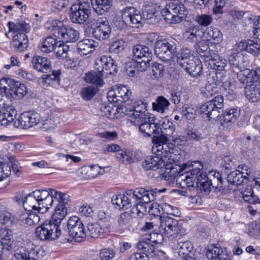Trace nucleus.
<instances>
[{
    "label": "nucleus",
    "instance_id": "obj_44",
    "mask_svg": "<svg viewBox=\"0 0 260 260\" xmlns=\"http://www.w3.org/2000/svg\"><path fill=\"white\" fill-rule=\"evenodd\" d=\"M182 172L181 170L177 173L176 181L177 184H179L182 188H187V189L190 191L195 189L197 187L194 185L193 182L192 183L187 178H185V175Z\"/></svg>",
    "mask_w": 260,
    "mask_h": 260
},
{
    "label": "nucleus",
    "instance_id": "obj_19",
    "mask_svg": "<svg viewBox=\"0 0 260 260\" xmlns=\"http://www.w3.org/2000/svg\"><path fill=\"white\" fill-rule=\"evenodd\" d=\"M12 46L17 52H23L28 47L29 41L27 35L24 32H17L13 38Z\"/></svg>",
    "mask_w": 260,
    "mask_h": 260
},
{
    "label": "nucleus",
    "instance_id": "obj_37",
    "mask_svg": "<svg viewBox=\"0 0 260 260\" xmlns=\"http://www.w3.org/2000/svg\"><path fill=\"white\" fill-rule=\"evenodd\" d=\"M8 26L11 31H22L25 34L28 33L31 29L29 23L23 20H17L15 22H9Z\"/></svg>",
    "mask_w": 260,
    "mask_h": 260
},
{
    "label": "nucleus",
    "instance_id": "obj_4",
    "mask_svg": "<svg viewBox=\"0 0 260 260\" xmlns=\"http://www.w3.org/2000/svg\"><path fill=\"white\" fill-rule=\"evenodd\" d=\"M61 224L52 220L43 223L36 229V236L43 241H53L56 240L62 234Z\"/></svg>",
    "mask_w": 260,
    "mask_h": 260
},
{
    "label": "nucleus",
    "instance_id": "obj_46",
    "mask_svg": "<svg viewBox=\"0 0 260 260\" xmlns=\"http://www.w3.org/2000/svg\"><path fill=\"white\" fill-rule=\"evenodd\" d=\"M89 236L93 238L104 237V230L97 222L89 223L87 226Z\"/></svg>",
    "mask_w": 260,
    "mask_h": 260
},
{
    "label": "nucleus",
    "instance_id": "obj_9",
    "mask_svg": "<svg viewBox=\"0 0 260 260\" xmlns=\"http://www.w3.org/2000/svg\"><path fill=\"white\" fill-rule=\"evenodd\" d=\"M158 128L156 135L152 138V142H168V137L171 136L174 132L175 126L173 123L168 119H165L156 122Z\"/></svg>",
    "mask_w": 260,
    "mask_h": 260
},
{
    "label": "nucleus",
    "instance_id": "obj_52",
    "mask_svg": "<svg viewBox=\"0 0 260 260\" xmlns=\"http://www.w3.org/2000/svg\"><path fill=\"white\" fill-rule=\"evenodd\" d=\"M69 49L70 47L68 45L64 44L62 41L59 40L53 51L56 56L60 57L62 59H65L68 57Z\"/></svg>",
    "mask_w": 260,
    "mask_h": 260
},
{
    "label": "nucleus",
    "instance_id": "obj_48",
    "mask_svg": "<svg viewBox=\"0 0 260 260\" xmlns=\"http://www.w3.org/2000/svg\"><path fill=\"white\" fill-rule=\"evenodd\" d=\"M222 250L214 244L211 245L206 249V255L209 259H218L221 260Z\"/></svg>",
    "mask_w": 260,
    "mask_h": 260
},
{
    "label": "nucleus",
    "instance_id": "obj_26",
    "mask_svg": "<svg viewBox=\"0 0 260 260\" xmlns=\"http://www.w3.org/2000/svg\"><path fill=\"white\" fill-rule=\"evenodd\" d=\"M0 242L6 252H9L13 247V232L8 229H2L0 230Z\"/></svg>",
    "mask_w": 260,
    "mask_h": 260
},
{
    "label": "nucleus",
    "instance_id": "obj_47",
    "mask_svg": "<svg viewBox=\"0 0 260 260\" xmlns=\"http://www.w3.org/2000/svg\"><path fill=\"white\" fill-rule=\"evenodd\" d=\"M146 212L147 209L145 205L139 203L132 207L129 213L135 221L137 218H142Z\"/></svg>",
    "mask_w": 260,
    "mask_h": 260
},
{
    "label": "nucleus",
    "instance_id": "obj_20",
    "mask_svg": "<svg viewBox=\"0 0 260 260\" xmlns=\"http://www.w3.org/2000/svg\"><path fill=\"white\" fill-rule=\"evenodd\" d=\"M162 191L158 190L156 188L153 190H146L143 188L136 189V193L139 196L137 200H139V203L142 204H148L155 200L157 193Z\"/></svg>",
    "mask_w": 260,
    "mask_h": 260
},
{
    "label": "nucleus",
    "instance_id": "obj_58",
    "mask_svg": "<svg viewBox=\"0 0 260 260\" xmlns=\"http://www.w3.org/2000/svg\"><path fill=\"white\" fill-rule=\"evenodd\" d=\"M106 60L107 62L105 64L104 70L107 71H109L107 74L114 75L117 73V66L115 63V61L110 56H107Z\"/></svg>",
    "mask_w": 260,
    "mask_h": 260
},
{
    "label": "nucleus",
    "instance_id": "obj_63",
    "mask_svg": "<svg viewBox=\"0 0 260 260\" xmlns=\"http://www.w3.org/2000/svg\"><path fill=\"white\" fill-rule=\"evenodd\" d=\"M199 30L195 27H190L187 28L183 34L184 38L188 41H193L197 38V32Z\"/></svg>",
    "mask_w": 260,
    "mask_h": 260
},
{
    "label": "nucleus",
    "instance_id": "obj_8",
    "mask_svg": "<svg viewBox=\"0 0 260 260\" xmlns=\"http://www.w3.org/2000/svg\"><path fill=\"white\" fill-rule=\"evenodd\" d=\"M0 84L5 92L10 94L13 98H22L26 93L25 85L19 81L12 79H2Z\"/></svg>",
    "mask_w": 260,
    "mask_h": 260
},
{
    "label": "nucleus",
    "instance_id": "obj_50",
    "mask_svg": "<svg viewBox=\"0 0 260 260\" xmlns=\"http://www.w3.org/2000/svg\"><path fill=\"white\" fill-rule=\"evenodd\" d=\"M28 114L26 112L21 113L18 118L14 121V125L15 127L21 129H28L31 127Z\"/></svg>",
    "mask_w": 260,
    "mask_h": 260
},
{
    "label": "nucleus",
    "instance_id": "obj_42",
    "mask_svg": "<svg viewBox=\"0 0 260 260\" xmlns=\"http://www.w3.org/2000/svg\"><path fill=\"white\" fill-rule=\"evenodd\" d=\"M111 28L110 27L95 26L92 33L93 37L99 40L108 39L110 36Z\"/></svg>",
    "mask_w": 260,
    "mask_h": 260
},
{
    "label": "nucleus",
    "instance_id": "obj_17",
    "mask_svg": "<svg viewBox=\"0 0 260 260\" xmlns=\"http://www.w3.org/2000/svg\"><path fill=\"white\" fill-rule=\"evenodd\" d=\"M152 142L154 144L152 148L153 153L159 156V157L165 160V162L167 156L172 153H173V145L171 144L172 147H169L167 144L168 142L163 143L157 141Z\"/></svg>",
    "mask_w": 260,
    "mask_h": 260
},
{
    "label": "nucleus",
    "instance_id": "obj_6",
    "mask_svg": "<svg viewBox=\"0 0 260 260\" xmlns=\"http://www.w3.org/2000/svg\"><path fill=\"white\" fill-rule=\"evenodd\" d=\"M122 112L131 116V121L134 124H138V120H145L149 116L147 112L146 103L138 101L134 103L133 106H124Z\"/></svg>",
    "mask_w": 260,
    "mask_h": 260
},
{
    "label": "nucleus",
    "instance_id": "obj_38",
    "mask_svg": "<svg viewBox=\"0 0 260 260\" xmlns=\"http://www.w3.org/2000/svg\"><path fill=\"white\" fill-rule=\"evenodd\" d=\"M202 61L200 59L193 60L184 68V70L191 76L197 77L202 74L203 70Z\"/></svg>",
    "mask_w": 260,
    "mask_h": 260
},
{
    "label": "nucleus",
    "instance_id": "obj_54",
    "mask_svg": "<svg viewBox=\"0 0 260 260\" xmlns=\"http://www.w3.org/2000/svg\"><path fill=\"white\" fill-rule=\"evenodd\" d=\"M135 222L134 218L132 217L128 212L121 213L117 220L118 225L121 228L127 225L129 226H132Z\"/></svg>",
    "mask_w": 260,
    "mask_h": 260
},
{
    "label": "nucleus",
    "instance_id": "obj_60",
    "mask_svg": "<svg viewBox=\"0 0 260 260\" xmlns=\"http://www.w3.org/2000/svg\"><path fill=\"white\" fill-rule=\"evenodd\" d=\"M63 22L56 20H51L48 21L45 24V27L48 30L53 31L54 33H57L58 35L62 27Z\"/></svg>",
    "mask_w": 260,
    "mask_h": 260
},
{
    "label": "nucleus",
    "instance_id": "obj_15",
    "mask_svg": "<svg viewBox=\"0 0 260 260\" xmlns=\"http://www.w3.org/2000/svg\"><path fill=\"white\" fill-rule=\"evenodd\" d=\"M80 33L78 30L70 26L62 24L58 34V39L62 42L74 43L79 40Z\"/></svg>",
    "mask_w": 260,
    "mask_h": 260
},
{
    "label": "nucleus",
    "instance_id": "obj_59",
    "mask_svg": "<svg viewBox=\"0 0 260 260\" xmlns=\"http://www.w3.org/2000/svg\"><path fill=\"white\" fill-rule=\"evenodd\" d=\"M152 59H142L141 61L138 60H133L132 65L136 68L138 72L145 71L147 68L150 66V62Z\"/></svg>",
    "mask_w": 260,
    "mask_h": 260
},
{
    "label": "nucleus",
    "instance_id": "obj_13",
    "mask_svg": "<svg viewBox=\"0 0 260 260\" xmlns=\"http://www.w3.org/2000/svg\"><path fill=\"white\" fill-rule=\"evenodd\" d=\"M159 8V7L156 4L148 3L143 10V19H145L148 24H155L158 21L157 16Z\"/></svg>",
    "mask_w": 260,
    "mask_h": 260
},
{
    "label": "nucleus",
    "instance_id": "obj_10",
    "mask_svg": "<svg viewBox=\"0 0 260 260\" xmlns=\"http://www.w3.org/2000/svg\"><path fill=\"white\" fill-rule=\"evenodd\" d=\"M39 204V213L44 214L52 206L54 200L49 196L47 190H36L31 192Z\"/></svg>",
    "mask_w": 260,
    "mask_h": 260
},
{
    "label": "nucleus",
    "instance_id": "obj_12",
    "mask_svg": "<svg viewBox=\"0 0 260 260\" xmlns=\"http://www.w3.org/2000/svg\"><path fill=\"white\" fill-rule=\"evenodd\" d=\"M154 118V117L151 118L149 116L145 120H139L137 121L138 124H134L135 125L139 126V131L144 137H151L152 134L156 135L158 128Z\"/></svg>",
    "mask_w": 260,
    "mask_h": 260
},
{
    "label": "nucleus",
    "instance_id": "obj_2",
    "mask_svg": "<svg viewBox=\"0 0 260 260\" xmlns=\"http://www.w3.org/2000/svg\"><path fill=\"white\" fill-rule=\"evenodd\" d=\"M177 44L174 39L157 40L154 49L155 54L163 61H170L177 51Z\"/></svg>",
    "mask_w": 260,
    "mask_h": 260
},
{
    "label": "nucleus",
    "instance_id": "obj_39",
    "mask_svg": "<svg viewBox=\"0 0 260 260\" xmlns=\"http://www.w3.org/2000/svg\"><path fill=\"white\" fill-rule=\"evenodd\" d=\"M222 33L217 28L209 27L204 32V36L207 40L213 41V43L218 44L222 41Z\"/></svg>",
    "mask_w": 260,
    "mask_h": 260
},
{
    "label": "nucleus",
    "instance_id": "obj_57",
    "mask_svg": "<svg viewBox=\"0 0 260 260\" xmlns=\"http://www.w3.org/2000/svg\"><path fill=\"white\" fill-rule=\"evenodd\" d=\"M126 46L125 42L122 40H119L113 42L109 47L111 53L116 54L122 52Z\"/></svg>",
    "mask_w": 260,
    "mask_h": 260
},
{
    "label": "nucleus",
    "instance_id": "obj_49",
    "mask_svg": "<svg viewBox=\"0 0 260 260\" xmlns=\"http://www.w3.org/2000/svg\"><path fill=\"white\" fill-rule=\"evenodd\" d=\"M67 215V208L64 205H58L52 217V221L61 224V220Z\"/></svg>",
    "mask_w": 260,
    "mask_h": 260
},
{
    "label": "nucleus",
    "instance_id": "obj_64",
    "mask_svg": "<svg viewBox=\"0 0 260 260\" xmlns=\"http://www.w3.org/2000/svg\"><path fill=\"white\" fill-rule=\"evenodd\" d=\"M246 72L249 73L248 80L251 84L260 83V68H256L255 70H249Z\"/></svg>",
    "mask_w": 260,
    "mask_h": 260
},
{
    "label": "nucleus",
    "instance_id": "obj_41",
    "mask_svg": "<svg viewBox=\"0 0 260 260\" xmlns=\"http://www.w3.org/2000/svg\"><path fill=\"white\" fill-rule=\"evenodd\" d=\"M61 71L53 70L50 74L44 75L42 76L45 84L52 86H58L60 84Z\"/></svg>",
    "mask_w": 260,
    "mask_h": 260
},
{
    "label": "nucleus",
    "instance_id": "obj_3",
    "mask_svg": "<svg viewBox=\"0 0 260 260\" xmlns=\"http://www.w3.org/2000/svg\"><path fill=\"white\" fill-rule=\"evenodd\" d=\"M164 19L169 23H178L184 19L188 11L183 5L170 3L161 11Z\"/></svg>",
    "mask_w": 260,
    "mask_h": 260
},
{
    "label": "nucleus",
    "instance_id": "obj_23",
    "mask_svg": "<svg viewBox=\"0 0 260 260\" xmlns=\"http://www.w3.org/2000/svg\"><path fill=\"white\" fill-rule=\"evenodd\" d=\"M238 48L239 50L246 51L254 56H257L260 54V44L253 40L241 41L238 44Z\"/></svg>",
    "mask_w": 260,
    "mask_h": 260
},
{
    "label": "nucleus",
    "instance_id": "obj_45",
    "mask_svg": "<svg viewBox=\"0 0 260 260\" xmlns=\"http://www.w3.org/2000/svg\"><path fill=\"white\" fill-rule=\"evenodd\" d=\"M178 254L184 259L186 256H190L189 253L193 249L192 245L190 242L186 241L185 242H179L177 244Z\"/></svg>",
    "mask_w": 260,
    "mask_h": 260
},
{
    "label": "nucleus",
    "instance_id": "obj_30",
    "mask_svg": "<svg viewBox=\"0 0 260 260\" xmlns=\"http://www.w3.org/2000/svg\"><path fill=\"white\" fill-rule=\"evenodd\" d=\"M133 54L135 59H152V50L148 46L136 44L133 47Z\"/></svg>",
    "mask_w": 260,
    "mask_h": 260
},
{
    "label": "nucleus",
    "instance_id": "obj_1",
    "mask_svg": "<svg viewBox=\"0 0 260 260\" xmlns=\"http://www.w3.org/2000/svg\"><path fill=\"white\" fill-rule=\"evenodd\" d=\"M160 208L159 205L153 204L150 207L149 213L154 216H159L160 232L169 238H176L181 232V225L177 220L168 215H160Z\"/></svg>",
    "mask_w": 260,
    "mask_h": 260
},
{
    "label": "nucleus",
    "instance_id": "obj_43",
    "mask_svg": "<svg viewBox=\"0 0 260 260\" xmlns=\"http://www.w3.org/2000/svg\"><path fill=\"white\" fill-rule=\"evenodd\" d=\"M170 105L169 100L163 96H159L155 102L152 103V108L154 110L163 113L169 109Z\"/></svg>",
    "mask_w": 260,
    "mask_h": 260
},
{
    "label": "nucleus",
    "instance_id": "obj_18",
    "mask_svg": "<svg viewBox=\"0 0 260 260\" xmlns=\"http://www.w3.org/2000/svg\"><path fill=\"white\" fill-rule=\"evenodd\" d=\"M212 173L213 172H211L208 174V179L210 180L212 187L218 189L219 191H222L224 194L231 192L232 189L230 188L229 185L227 187L223 186V181L221 175L219 172H215L213 174Z\"/></svg>",
    "mask_w": 260,
    "mask_h": 260
},
{
    "label": "nucleus",
    "instance_id": "obj_27",
    "mask_svg": "<svg viewBox=\"0 0 260 260\" xmlns=\"http://www.w3.org/2000/svg\"><path fill=\"white\" fill-rule=\"evenodd\" d=\"M194 49L200 56L201 60L205 63L210 58H211L212 53L208 44L205 41H201L194 45Z\"/></svg>",
    "mask_w": 260,
    "mask_h": 260
},
{
    "label": "nucleus",
    "instance_id": "obj_40",
    "mask_svg": "<svg viewBox=\"0 0 260 260\" xmlns=\"http://www.w3.org/2000/svg\"><path fill=\"white\" fill-rule=\"evenodd\" d=\"M205 65L209 69H214L217 71H222L226 65L225 59L220 57L216 56L215 58L213 55Z\"/></svg>",
    "mask_w": 260,
    "mask_h": 260
},
{
    "label": "nucleus",
    "instance_id": "obj_51",
    "mask_svg": "<svg viewBox=\"0 0 260 260\" xmlns=\"http://www.w3.org/2000/svg\"><path fill=\"white\" fill-rule=\"evenodd\" d=\"M25 199V202L24 205L25 210L28 211H37L39 213V204L31 193L27 194Z\"/></svg>",
    "mask_w": 260,
    "mask_h": 260
},
{
    "label": "nucleus",
    "instance_id": "obj_32",
    "mask_svg": "<svg viewBox=\"0 0 260 260\" xmlns=\"http://www.w3.org/2000/svg\"><path fill=\"white\" fill-rule=\"evenodd\" d=\"M137 247L139 250L143 252L142 254L146 255L149 258L153 257L156 254L153 243L149 239L140 241L137 244Z\"/></svg>",
    "mask_w": 260,
    "mask_h": 260
},
{
    "label": "nucleus",
    "instance_id": "obj_5",
    "mask_svg": "<svg viewBox=\"0 0 260 260\" xmlns=\"http://www.w3.org/2000/svg\"><path fill=\"white\" fill-rule=\"evenodd\" d=\"M69 236L78 242L83 241L86 238V232L82 222L77 216L70 217L68 221L67 227L63 230L62 234Z\"/></svg>",
    "mask_w": 260,
    "mask_h": 260
},
{
    "label": "nucleus",
    "instance_id": "obj_31",
    "mask_svg": "<svg viewBox=\"0 0 260 260\" xmlns=\"http://www.w3.org/2000/svg\"><path fill=\"white\" fill-rule=\"evenodd\" d=\"M34 69L39 72L45 73L51 68V61L47 58L36 56L31 60Z\"/></svg>",
    "mask_w": 260,
    "mask_h": 260
},
{
    "label": "nucleus",
    "instance_id": "obj_16",
    "mask_svg": "<svg viewBox=\"0 0 260 260\" xmlns=\"http://www.w3.org/2000/svg\"><path fill=\"white\" fill-rule=\"evenodd\" d=\"M0 123L3 125H7L12 122L17 115V111L11 105L3 104L1 111Z\"/></svg>",
    "mask_w": 260,
    "mask_h": 260
},
{
    "label": "nucleus",
    "instance_id": "obj_7",
    "mask_svg": "<svg viewBox=\"0 0 260 260\" xmlns=\"http://www.w3.org/2000/svg\"><path fill=\"white\" fill-rule=\"evenodd\" d=\"M223 106V97L221 95H217L211 100L206 102L200 107V112L207 115L209 119L216 120L219 117L220 110Z\"/></svg>",
    "mask_w": 260,
    "mask_h": 260
},
{
    "label": "nucleus",
    "instance_id": "obj_34",
    "mask_svg": "<svg viewBox=\"0 0 260 260\" xmlns=\"http://www.w3.org/2000/svg\"><path fill=\"white\" fill-rule=\"evenodd\" d=\"M185 178H187L197 187H199V182L205 179V173L203 170L195 169L194 170H183Z\"/></svg>",
    "mask_w": 260,
    "mask_h": 260
},
{
    "label": "nucleus",
    "instance_id": "obj_33",
    "mask_svg": "<svg viewBox=\"0 0 260 260\" xmlns=\"http://www.w3.org/2000/svg\"><path fill=\"white\" fill-rule=\"evenodd\" d=\"M104 73L91 71L86 73L84 77V81L88 83L93 84L98 88L102 87L105 84L103 77Z\"/></svg>",
    "mask_w": 260,
    "mask_h": 260
},
{
    "label": "nucleus",
    "instance_id": "obj_29",
    "mask_svg": "<svg viewBox=\"0 0 260 260\" xmlns=\"http://www.w3.org/2000/svg\"><path fill=\"white\" fill-rule=\"evenodd\" d=\"M93 9L98 15H104L108 13L112 6L113 0H91Z\"/></svg>",
    "mask_w": 260,
    "mask_h": 260
},
{
    "label": "nucleus",
    "instance_id": "obj_22",
    "mask_svg": "<svg viewBox=\"0 0 260 260\" xmlns=\"http://www.w3.org/2000/svg\"><path fill=\"white\" fill-rule=\"evenodd\" d=\"M229 62L234 72L243 70L246 64L244 57L242 54L237 50H235L229 57Z\"/></svg>",
    "mask_w": 260,
    "mask_h": 260
},
{
    "label": "nucleus",
    "instance_id": "obj_53",
    "mask_svg": "<svg viewBox=\"0 0 260 260\" xmlns=\"http://www.w3.org/2000/svg\"><path fill=\"white\" fill-rule=\"evenodd\" d=\"M99 90L98 87L89 85L82 88L80 94L81 97L86 101L90 100L97 93Z\"/></svg>",
    "mask_w": 260,
    "mask_h": 260
},
{
    "label": "nucleus",
    "instance_id": "obj_25",
    "mask_svg": "<svg viewBox=\"0 0 260 260\" xmlns=\"http://www.w3.org/2000/svg\"><path fill=\"white\" fill-rule=\"evenodd\" d=\"M117 159L124 164H130L140 159V155L136 151H126L122 150L116 153Z\"/></svg>",
    "mask_w": 260,
    "mask_h": 260
},
{
    "label": "nucleus",
    "instance_id": "obj_56",
    "mask_svg": "<svg viewBox=\"0 0 260 260\" xmlns=\"http://www.w3.org/2000/svg\"><path fill=\"white\" fill-rule=\"evenodd\" d=\"M151 77L153 79H158L162 77L165 73L164 66L159 63L155 62L151 67Z\"/></svg>",
    "mask_w": 260,
    "mask_h": 260
},
{
    "label": "nucleus",
    "instance_id": "obj_35",
    "mask_svg": "<svg viewBox=\"0 0 260 260\" xmlns=\"http://www.w3.org/2000/svg\"><path fill=\"white\" fill-rule=\"evenodd\" d=\"M58 38L54 34L48 36L40 47L41 51L46 53L53 51L59 41Z\"/></svg>",
    "mask_w": 260,
    "mask_h": 260
},
{
    "label": "nucleus",
    "instance_id": "obj_11",
    "mask_svg": "<svg viewBox=\"0 0 260 260\" xmlns=\"http://www.w3.org/2000/svg\"><path fill=\"white\" fill-rule=\"evenodd\" d=\"M123 17L128 26L132 27H139L143 23V17L140 11L134 7H126L123 10Z\"/></svg>",
    "mask_w": 260,
    "mask_h": 260
},
{
    "label": "nucleus",
    "instance_id": "obj_21",
    "mask_svg": "<svg viewBox=\"0 0 260 260\" xmlns=\"http://www.w3.org/2000/svg\"><path fill=\"white\" fill-rule=\"evenodd\" d=\"M165 165V160L155 154L147 156L142 163L143 168L146 170H156Z\"/></svg>",
    "mask_w": 260,
    "mask_h": 260
},
{
    "label": "nucleus",
    "instance_id": "obj_36",
    "mask_svg": "<svg viewBox=\"0 0 260 260\" xmlns=\"http://www.w3.org/2000/svg\"><path fill=\"white\" fill-rule=\"evenodd\" d=\"M228 182L234 185H241L246 184L248 178L240 172V170H235L229 173L227 176Z\"/></svg>",
    "mask_w": 260,
    "mask_h": 260
},
{
    "label": "nucleus",
    "instance_id": "obj_28",
    "mask_svg": "<svg viewBox=\"0 0 260 260\" xmlns=\"http://www.w3.org/2000/svg\"><path fill=\"white\" fill-rule=\"evenodd\" d=\"M244 94L247 99L250 102L260 101V85L247 84L244 88Z\"/></svg>",
    "mask_w": 260,
    "mask_h": 260
},
{
    "label": "nucleus",
    "instance_id": "obj_62",
    "mask_svg": "<svg viewBox=\"0 0 260 260\" xmlns=\"http://www.w3.org/2000/svg\"><path fill=\"white\" fill-rule=\"evenodd\" d=\"M217 91V87L214 85L210 84L201 88V94L203 97L209 99L214 96Z\"/></svg>",
    "mask_w": 260,
    "mask_h": 260
},
{
    "label": "nucleus",
    "instance_id": "obj_55",
    "mask_svg": "<svg viewBox=\"0 0 260 260\" xmlns=\"http://www.w3.org/2000/svg\"><path fill=\"white\" fill-rule=\"evenodd\" d=\"M243 200L250 204H255L260 203V199L253 193L251 188L246 189L242 193Z\"/></svg>",
    "mask_w": 260,
    "mask_h": 260
},
{
    "label": "nucleus",
    "instance_id": "obj_14",
    "mask_svg": "<svg viewBox=\"0 0 260 260\" xmlns=\"http://www.w3.org/2000/svg\"><path fill=\"white\" fill-rule=\"evenodd\" d=\"M240 115V110L238 108L227 109L225 112L218 117L216 120L219 121L223 126H230L234 123Z\"/></svg>",
    "mask_w": 260,
    "mask_h": 260
},
{
    "label": "nucleus",
    "instance_id": "obj_61",
    "mask_svg": "<svg viewBox=\"0 0 260 260\" xmlns=\"http://www.w3.org/2000/svg\"><path fill=\"white\" fill-rule=\"evenodd\" d=\"M213 19L211 15L208 14H200L197 15L195 21L202 26H207L212 22Z\"/></svg>",
    "mask_w": 260,
    "mask_h": 260
},
{
    "label": "nucleus",
    "instance_id": "obj_24",
    "mask_svg": "<svg viewBox=\"0 0 260 260\" xmlns=\"http://www.w3.org/2000/svg\"><path fill=\"white\" fill-rule=\"evenodd\" d=\"M98 46V43L92 39H84L77 45V52L81 55H85L92 52Z\"/></svg>",
    "mask_w": 260,
    "mask_h": 260
}]
</instances>
